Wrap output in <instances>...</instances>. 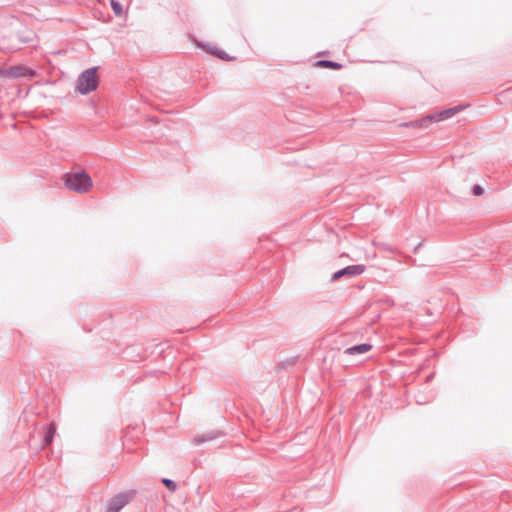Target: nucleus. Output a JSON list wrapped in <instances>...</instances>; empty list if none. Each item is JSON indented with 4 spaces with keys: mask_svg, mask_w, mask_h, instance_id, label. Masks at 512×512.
I'll return each instance as SVG.
<instances>
[{
    "mask_svg": "<svg viewBox=\"0 0 512 512\" xmlns=\"http://www.w3.org/2000/svg\"><path fill=\"white\" fill-rule=\"evenodd\" d=\"M63 181L67 189L79 194L87 193L93 186L92 178L84 170L65 173Z\"/></svg>",
    "mask_w": 512,
    "mask_h": 512,
    "instance_id": "1",
    "label": "nucleus"
},
{
    "mask_svg": "<svg viewBox=\"0 0 512 512\" xmlns=\"http://www.w3.org/2000/svg\"><path fill=\"white\" fill-rule=\"evenodd\" d=\"M97 67H91L84 70L77 79L76 90L82 94L87 95L97 89L99 79L97 76Z\"/></svg>",
    "mask_w": 512,
    "mask_h": 512,
    "instance_id": "2",
    "label": "nucleus"
},
{
    "mask_svg": "<svg viewBox=\"0 0 512 512\" xmlns=\"http://www.w3.org/2000/svg\"><path fill=\"white\" fill-rule=\"evenodd\" d=\"M135 493L134 490L118 493L108 501L106 512H120L133 500Z\"/></svg>",
    "mask_w": 512,
    "mask_h": 512,
    "instance_id": "3",
    "label": "nucleus"
},
{
    "mask_svg": "<svg viewBox=\"0 0 512 512\" xmlns=\"http://www.w3.org/2000/svg\"><path fill=\"white\" fill-rule=\"evenodd\" d=\"M11 37L13 39L14 38L17 39V42H15L11 45V49L18 50V49H20L21 44L33 43L36 38V34L32 30L24 28L21 31H17V33L12 35Z\"/></svg>",
    "mask_w": 512,
    "mask_h": 512,
    "instance_id": "4",
    "label": "nucleus"
},
{
    "mask_svg": "<svg viewBox=\"0 0 512 512\" xmlns=\"http://www.w3.org/2000/svg\"><path fill=\"white\" fill-rule=\"evenodd\" d=\"M365 269V265L362 264L349 265L335 272L332 276V280H338L343 276H358L364 273Z\"/></svg>",
    "mask_w": 512,
    "mask_h": 512,
    "instance_id": "5",
    "label": "nucleus"
},
{
    "mask_svg": "<svg viewBox=\"0 0 512 512\" xmlns=\"http://www.w3.org/2000/svg\"><path fill=\"white\" fill-rule=\"evenodd\" d=\"M463 109H464V106L457 105V106H454V107H451L448 109L438 111L436 113L431 114L432 121L439 122V121L449 119V118L453 117L454 115H456L457 113H459L460 111H462Z\"/></svg>",
    "mask_w": 512,
    "mask_h": 512,
    "instance_id": "6",
    "label": "nucleus"
},
{
    "mask_svg": "<svg viewBox=\"0 0 512 512\" xmlns=\"http://www.w3.org/2000/svg\"><path fill=\"white\" fill-rule=\"evenodd\" d=\"M221 435H222V433L220 431H209L207 433H204V434L194 437L193 443L195 445H200L207 441L215 440V439L219 438Z\"/></svg>",
    "mask_w": 512,
    "mask_h": 512,
    "instance_id": "7",
    "label": "nucleus"
},
{
    "mask_svg": "<svg viewBox=\"0 0 512 512\" xmlns=\"http://www.w3.org/2000/svg\"><path fill=\"white\" fill-rule=\"evenodd\" d=\"M432 122L433 121H432V117H431V114H430V115H427L424 118L419 119V120H413V121H410V122H405V123L401 124V126L411 127V128H426Z\"/></svg>",
    "mask_w": 512,
    "mask_h": 512,
    "instance_id": "8",
    "label": "nucleus"
},
{
    "mask_svg": "<svg viewBox=\"0 0 512 512\" xmlns=\"http://www.w3.org/2000/svg\"><path fill=\"white\" fill-rule=\"evenodd\" d=\"M372 345L369 343H361L345 349L344 353L347 355H359L370 351Z\"/></svg>",
    "mask_w": 512,
    "mask_h": 512,
    "instance_id": "9",
    "label": "nucleus"
},
{
    "mask_svg": "<svg viewBox=\"0 0 512 512\" xmlns=\"http://www.w3.org/2000/svg\"><path fill=\"white\" fill-rule=\"evenodd\" d=\"M55 433H56V425L52 422L47 426L46 432L43 437V446L44 447L51 444V442L53 441V438L55 436Z\"/></svg>",
    "mask_w": 512,
    "mask_h": 512,
    "instance_id": "10",
    "label": "nucleus"
},
{
    "mask_svg": "<svg viewBox=\"0 0 512 512\" xmlns=\"http://www.w3.org/2000/svg\"><path fill=\"white\" fill-rule=\"evenodd\" d=\"M316 65L318 67L330 68V69H334V70H339L342 68V64H340L338 62L331 61V60H318L316 62Z\"/></svg>",
    "mask_w": 512,
    "mask_h": 512,
    "instance_id": "11",
    "label": "nucleus"
},
{
    "mask_svg": "<svg viewBox=\"0 0 512 512\" xmlns=\"http://www.w3.org/2000/svg\"><path fill=\"white\" fill-rule=\"evenodd\" d=\"M204 48L206 49L207 52H209L212 55L217 56L218 58H220L222 60H228L229 59L227 54L224 51L219 50L216 47H206V46H204Z\"/></svg>",
    "mask_w": 512,
    "mask_h": 512,
    "instance_id": "12",
    "label": "nucleus"
},
{
    "mask_svg": "<svg viewBox=\"0 0 512 512\" xmlns=\"http://www.w3.org/2000/svg\"><path fill=\"white\" fill-rule=\"evenodd\" d=\"M162 483L164 484V486H165L168 490H170V491H172V492H174V491L177 489V485H176L175 481H173V480H171V479L163 478V479H162Z\"/></svg>",
    "mask_w": 512,
    "mask_h": 512,
    "instance_id": "13",
    "label": "nucleus"
},
{
    "mask_svg": "<svg viewBox=\"0 0 512 512\" xmlns=\"http://www.w3.org/2000/svg\"><path fill=\"white\" fill-rule=\"evenodd\" d=\"M111 7L116 15H121L122 5L119 2L112 0Z\"/></svg>",
    "mask_w": 512,
    "mask_h": 512,
    "instance_id": "14",
    "label": "nucleus"
},
{
    "mask_svg": "<svg viewBox=\"0 0 512 512\" xmlns=\"http://www.w3.org/2000/svg\"><path fill=\"white\" fill-rule=\"evenodd\" d=\"M484 193V189L480 185H475L473 187V194L475 196H480Z\"/></svg>",
    "mask_w": 512,
    "mask_h": 512,
    "instance_id": "15",
    "label": "nucleus"
},
{
    "mask_svg": "<svg viewBox=\"0 0 512 512\" xmlns=\"http://www.w3.org/2000/svg\"><path fill=\"white\" fill-rule=\"evenodd\" d=\"M422 246V242H420L413 250L414 253H417L420 249V247Z\"/></svg>",
    "mask_w": 512,
    "mask_h": 512,
    "instance_id": "16",
    "label": "nucleus"
},
{
    "mask_svg": "<svg viewBox=\"0 0 512 512\" xmlns=\"http://www.w3.org/2000/svg\"><path fill=\"white\" fill-rule=\"evenodd\" d=\"M0 73H2V70L0 69Z\"/></svg>",
    "mask_w": 512,
    "mask_h": 512,
    "instance_id": "17",
    "label": "nucleus"
}]
</instances>
